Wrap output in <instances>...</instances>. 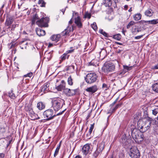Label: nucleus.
<instances>
[{"label":"nucleus","instance_id":"obj_4","mask_svg":"<svg viewBox=\"0 0 158 158\" xmlns=\"http://www.w3.org/2000/svg\"><path fill=\"white\" fill-rule=\"evenodd\" d=\"M25 110L27 112V114L29 115V118L31 120L40 118L37 114H35L33 111L31 106V104H26L25 106Z\"/></svg>","mask_w":158,"mask_h":158},{"label":"nucleus","instance_id":"obj_15","mask_svg":"<svg viewBox=\"0 0 158 158\" xmlns=\"http://www.w3.org/2000/svg\"><path fill=\"white\" fill-rule=\"evenodd\" d=\"M98 89L96 85H94L91 87L87 88L86 90L87 92L94 93L96 92Z\"/></svg>","mask_w":158,"mask_h":158},{"label":"nucleus","instance_id":"obj_33","mask_svg":"<svg viewBox=\"0 0 158 158\" xmlns=\"http://www.w3.org/2000/svg\"><path fill=\"white\" fill-rule=\"evenodd\" d=\"M73 80L72 79L71 77L70 76L68 79L67 82L68 84L70 85H73Z\"/></svg>","mask_w":158,"mask_h":158},{"label":"nucleus","instance_id":"obj_11","mask_svg":"<svg viewBox=\"0 0 158 158\" xmlns=\"http://www.w3.org/2000/svg\"><path fill=\"white\" fill-rule=\"evenodd\" d=\"M91 151L90 149V144H86L82 148V152L83 154L86 156L88 154L90 153Z\"/></svg>","mask_w":158,"mask_h":158},{"label":"nucleus","instance_id":"obj_3","mask_svg":"<svg viewBox=\"0 0 158 158\" xmlns=\"http://www.w3.org/2000/svg\"><path fill=\"white\" fill-rule=\"evenodd\" d=\"M52 107L55 111L60 110L65 104L64 100L60 98H52Z\"/></svg>","mask_w":158,"mask_h":158},{"label":"nucleus","instance_id":"obj_56","mask_svg":"<svg viewBox=\"0 0 158 158\" xmlns=\"http://www.w3.org/2000/svg\"><path fill=\"white\" fill-rule=\"evenodd\" d=\"M71 68H72L74 69V65H72L71 66H69L68 67V70L69 69H70Z\"/></svg>","mask_w":158,"mask_h":158},{"label":"nucleus","instance_id":"obj_41","mask_svg":"<svg viewBox=\"0 0 158 158\" xmlns=\"http://www.w3.org/2000/svg\"><path fill=\"white\" fill-rule=\"evenodd\" d=\"M158 113V108L152 110V113L154 115H156Z\"/></svg>","mask_w":158,"mask_h":158},{"label":"nucleus","instance_id":"obj_16","mask_svg":"<svg viewBox=\"0 0 158 158\" xmlns=\"http://www.w3.org/2000/svg\"><path fill=\"white\" fill-rule=\"evenodd\" d=\"M103 148V146H102V147L99 146L94 153V156L96 157H97L99 155L100 153L102 152Z\"/></svg>","mask_w":158,"mask_h":158},{"label":"nucleus","instance_id":"obj_36","mask_svg":"<svg viewBox=\"0 0 158 158\" xmlns=\"http://www.w3.org/2000/svg\"><path fill=\"white\" fill-rule=\"evenodd\" d=\"M123 67L125 71H127L131 70L133 67L132 66H128L127 65H123Z\"/></svg>","mask_w":158,"mask_h":158},{"label":"nucleus","instance_id":"obj_52","mask_svg":"<svg viewBox=\"0 0 158 158\" xmlns=\"http://www.w3.org/2000/svg\"><path fill=\"white\" fill-rule=\"evenodd\" d=\"M21 44H24L25 45H27V43L25 41H23L20 42Z\"/></svg>","mask_w":158,"mask_h":158},{"label":"nucleus","instance_id":"obj_7","mask_svg":"<svg viewBox=\"0 0 158 158\" xmlns=\"http://www.w3.org/2000/svg\"><path fill=\"white\" fill-rule=\"evenodd\" d=\"M128 153L131 158H139L140 157L139 151L136 147H132L131 148Z\"/></svg>","mask_w":158,"mask_h":158},{"label":"nucleus","instance_id":"obj_30","mask_svg":"<svg viewBox=\"0 0 158 158\" xmlns=\"http://www.w3.org/2000/svg\"><path fill=\"white\" fill-rule=\"evenodd\" d=\"M60 144L58 145L57 146V148H56V150L55 152L54 156V157H55L58 154V152L59 151V150L60 148Z\"/></svg>","mask_w":158,"mask_h":158},{"label":"nucleus","instance_id":"obj_13","mask_svg":"<svg viewBox=\"0 0 158 158\" xmlns=\"http://www.w3.org/2000/svg\"><path fill=\"white\" fill-rule=\"evenodd\" d=\"M66 83L64 80H62L61 81V83L59 85H56V89L58 91H61L64 89L65 87Z\"/></svg>","mask_w":158,"mask_h":158},{"label":"nucleus","instance_id":"obj_28","mask_svg":"<svg viewBox=\"0 0 158 158\" xmlns=\"http://www.w3.org/2000/svg\"><path fill=\"white\" fill-rule=\"evenodd\" d=\"M152 87L153 91L158 93V83H154Z\"/></svg>","mask_w":158,"mask_h":158},{"label":"nucleus","instance_id":"obj_50","mask_svg":"<svg viewBox=\"0 0 158 158\" xmlns=\"http://www.w3.org/2000/svg\"><path fill=\"white\" fill-rule=\"evenodd\" d=\"M94 123L92 124H91L90 127L89 129L93 131V129L94 127Z\"/></svg>","mask_w":158,"mask_h":158},{"label":"nucleus","instance_id":"obj_24","mask_svg":"<svg viewBox=\"0 0 158 158\" xmlns=\"http://www.w3.org/2000/svg\"><path fill=\"white\" fill-rule=\"evenodd\" d=\"M141 30L142 28L141 27L135 26V28H133L132 32L133 34H135L141 31Z\"/></svg>","mask_w":158,"mask_h":158},{"label":"nucleus","instance_id":"obj_59","mask_svg":"<svg viewBox=\"0 0 158 158\" xmlns=\"http://www.w3.org/2000/svg\"><path fill=\"white\" fill-rule=\"evenodd\" d=\"M64 110H63V111H62L61 112L59 113H58L57 114V115H60L61 114L63 113L64 112Z\"/></svg>","mask_w":158,"mask_h":158},{"label":"nucleus","instance_id":"obj_44","mask_svg":"<svg viewBox=\"0 0 158 158\" xmlns=\"http://www.w3.org/2000/svg\"><path fill=\"white\" fill-rule=\"evenodd\" d=\"M102 88L106 90L108 89V86L105 83H103L102 85Z\"/></svg>","mask_w":158,"mask_h":158},{"label":"nucleus","instance_id":"obj_64","mask_svg":"<svg viewBox=\"0 0 158 158\" xmlns=\"http://www.w3.org/2000/svg\"><path fill=\"white\" fill-rule=\"evenodd\" d=\"M20 48L21 49H23L24 48H26V46H25L24 47H22V46H20Z\"/></svg>","mask_w":158,"mask_h":158},{"label":"nucleus","instance_id":"obj_40","mask_svg":"<svg viewBox=\"0 0 158 158\" xmlns=\"http://www.w3.org/2000/svg\"><path fill=\"white\" fill-rule=\"evenodd\" d=\"M67 56V54L65 53H64L60 57V59H61V60L63 61V60H65Z\"/></svg>","mask_w":158,"mask_h":158},{"label":"nucleus","instance_id":"obj_48","mask_svg":"<svg viewBox=\"0 0 158 158\" xmlns=\"http://www.w3.org/2000/svg\"><path fill=\"white\" fill-rule=\"evenodd\" d=\"M5 156V154L3 153H0V158H4Z\"/></svg>","mask_w":158,"mask_h":158},{"label":"nucleus","instance_id":"obj_51","mask_svg":"<svg viewBox=\"0 0 158 158\" xmlns=\"http://www.w3.org/2000/svg\"><path fill=\"white\" fill-rule=\"evenodd\" d=\"M122 105V103H119V104H118L117 105H116V106H115V109H117L119 107H120Z\"/></svg>","mask_w":158,"mask_h":158},{"label":"nucleus","instance_id":"obj_2","mask_svg":"<svg viewBox=\"0 0 158 158\" xmlns=\"http://www.w3.org/2000/svg\"><path fill=\"white\" fill-rule=\"evenodd\" d=\"M131 135L136 142L140 143L144 139L143 132L136 128L133 129L131 131Z\"/></svg>","mask_w":158,"mask_h":158},{"label":"nucleus","instance_id":"obj_9","mask_svg":"<svg viewBox=\"0 0 158 158\" xmlns=\"http://www.w3.org/2000/svg\"><path fill=\"white\" fill-rule=\"evenodd\" d=\"M43 115L47 120L52 119L56 116L55 114H53V111L51 109H48L44 111Z\"/></svg>","mask_w":158,"mask_h":158},{"label":"nucleus","instance_id":"obj_38","mask_svg":"<svg viewBox=\"0 0 158 158\" xmlns=\"http://www.w3.org/2000/svg\"><path fill=\"white\" fill-rule=\"evenodd\" d=\"M45 58L47 57L48 60H49L52 57V54L51 53H48V54H45Z\"/></svg>","mask_w":158,"mask_h":158},{"label":"nucleus","instance_id":"obj_26","mask_svg":"<svg viewBox=\"0 0 158 158\" xmlns=\"http://www.w3.org/2000/svg\"><path fill=\"white\" fill-rule=\"evenodd\" d=\"M147 22L148 24L155 25L158 23V19L149 20Z\"/></svg>","mask_w":158,"mask_h":158},{"label":"nucleus","instance_id":"obj_46","mask_svg":"<svg viewBox=\"0 0 158 158\" xmlns=\"http://www.w3.org/2000/svg\"><path fill=\"white\" fill-rule=\"evenodd\" d=\"M144 35H140L137 36L135 37L134 38L135 39H139L142 38Z\"/></svg>","mask_w":158,"mask_h":158},{"label":"nucleus","instance_id":"obj_22","mask_svg":"<svg viewBox=\"0 0 158 158\" xmlns=\"http://www.w3.org/2000/svg\"><path fill=\"white\" fill-rule=\"evenodd\" d=\"M103 3L106 7H110L111 6L112 1L111 0H103Z\"/></svg>","mask_w":158,"mask_h":158},{"label":"nucleus","instance_id":"obj_35","mask_svg":"<svg viewBox=\"0 0 158 158\" xmlns=\"http://www.w3.org/2000/svg\"><path fill=\"white\" fill-rule=\"evenodd\" d=\"M135 24V23L133 21H130L127 26V28L129 29L133 25Z\"/></svg>","mask_w":158,"mask_h":158},{"label":"nucleus","instance_id":"obj_63","mask_svg":"<svg viewBox=\"0 0 158 158\" xmlns=\"http://www.w3.org/2000/svg\"><path fill=\"white\" fill-rule=\"evenodd\" d=\"M72 19H71L69 21V24H71L72 23Z\"/></svg>","mask_w":158,"mask_h":158},{"label":"nucleus","instance_id":"obj_37","mask_svg":"<svg viewBox=\"0 0 158 158\" xmlns=\"http://www.w3.org/2000/svg\"><path fill=\"white\" fill-rule=\"evenodd\" d=\"M91 14L87 12H85L84 18H88V19H90L91 18Z\"/></svg>","mask_w":158,"mask_h":158},{"label":"nucleus","instance_id":"obj_32","mask_svg":"<svg viewBox=\"0 0 158 158\" xmlns=\"http://www.w3.org/2000/svg\"><path fill=\"white\" fill-rule=\"evenodd\" d=\"M121 36L119 34L114 35L113 36V38L117 40H119L121 38Z\"/></svg>","mask_w":158,"mask_h":158},{"label":"nucleus","instance_id":"obj_49","mask_svg":"<svg viewBox=\"0 0 158 158\" xmlns=\"http://www.w3.org/2000/svg\"><path fill=\"white\" fill-rule=\"evenodd\" d=\"M9 96L11 98H14L15 97V96L14 95V94L13 93H10L9 94Z\"/></svg>","mask_w":158,"mask_h":158},{"label":"nucleus","instance_id":"obj_19","mask_svg":"<svg viewBox=\"0 0 158 158\" xmlns=\"http://www.w3.org/2000/svg\"><path fill=\"white\" fill-rule=\"evenodd\" d=\"M14 19L13 17H10L7 18L6 19L5 24L7 26L10 25L14 21Z\"/></svg>","mask_w":158,"mask_h":158},{"label":"nucleus","instance_id":"obj_34","mask_svg":"<svg viewBox=\"0 0 158 158\" xmlns=\"http://www.w3.org/2000/svg\"><path fill=\"white\" fill-rule=\"evenodd\" d=\"M146 122H149L150 123V124L153 123H155L156 122V121L155 120H153L152 118L150 117H148L147 118V120L145 121Z\"/></svg>","mask_w":158,"mask_h":158},{"label":"nucleus","instance_id":"obj_14","mask_svg":"<svg viewBox=\"0 0 158 158\" xmlns=\"http://www.w3.org/2000/svg\"><path fill=\"white\" fill-rule=\"evenodd\" d=\"M154 13V11L152 9L148 8L145 11L144 15L147 17H151L153 15Z\"/></svg>","mask_w":158,"mask_h":158},{"label":"nucleus","instance_id":"obj_12","mask_svg":"<svg viewBox=\"0 0 158 158\" xmlns=\"http://www.w3.org/2000/svg\"><path fill=\"white\" fill-rule=\"evenodd\" d=\"M77 89H70L65 88L64 89V92L65 94L69 96H73L76 94L77 92Z\"/></svg>","mask_w":158,"mask_h":158},{"label":"nucleus","instance_id":"obj_58","mask_svg":"<svg viewBox=\"0 0 158 158\" xmlns=\"http://www.w3.org/2000/svg\"><path fill=\"white\" fill-rule=\"evenodd\" d=\"M115 3L118 2L120 0H113Z\"/></svg>","mask_w":158,"mask_h":158},{"label":"nucleus","instance_id":"obj_53","mask_svg":"<svg viewBox=\"0 0 158 158\" xmlns=\"http://www.w3.org/2000/svg\"><path fill=\"white\" fill-rule=\"evenodd\" d=\"M74 49L70 50H68L66 51L67 53H72L73 52Z\"/></svg>","mask_w":158,"mask_h":158},{"label":"nucleus","instance_id":"obj_6","mask_svg":"<svg viewBox=\"0 0 158 158\" xmlns=\"http://www.w3.org/2000/svg\"><path fill=\"white\" fill-rule=\"evenodd\" d=\"M115 69V66L113 63H106L102 68V70L105 73L108 74L113 72Z\"/></svg>","mask_w":158,"mask_h":158},{"label":"nucleus","instance_id":"obj_55","mask_svg":"<svg viewBox=\"0 0 158 158\" xmlns=\"http://www.w3.org/2000/svg\"><path fill=\"white\" fill-rule=\"evenodd\" d=\"M68 2L71 3L72 2H74L75 1L73 0H68L67 1Z\"/></svg>","mask_w":158,"mask_h":158},{"label":"nucleus","instance_id":"obj_45","mask_svg":"<svg viewBox=\"0 0 158 158\" xmlns=\"http://www.w3.org/2000/svg\"><path fill=\"white\" fill-rule=\"evenodd\" d=\"M33 75V73L31 72H30V73H27V75L24 76L26 77H31Z\"/></svg>","mask_w":158,"mask_h":158},{"label":"nucleus","instance_id":"obj_8","mask_svg":"<svg viewBox=\"0 0 158 158\" xmlns=\"http://www.w3.org/2000/svg\"><path fill=\"white\" fill-rule=\"evenodd\" d=\"M97 78V76L95 73H90L86 75L85 80L87 83L91 84L95 82Z\"/></svg>","mask_w":158,"mask_h":158},{"label":"nucleus","instance_id":"obj_61","mask_svg":"<svg viewBox=\"0 0 158 158\" xmlns=\"http://www.w3.org/2000/svg\"><path fill=\"white\" fill-rule=\"evenodd\" d=\"M75 158H82L81 156L80 155H77L76 156Z\"/></svg>","mask_w":158,"mask_h":158},{"label":"nucleus","instance_id":"obj_42","mask_svg":"<svg viewBox=\"0 0 158 158\" xmlns=\"http://www.w3.org/2000/svg\"><path fill=\"white\" fill-rule=\"evenodd\" d=\"M92 27L94 30L97 29V27L96 23H93L92 24H91Z\"/></svg>","mask_w":158,"mask_h":158},{"label":"nucleus","instance_id":"obj_62","mask_svg":"<svg viewBox=\"0 0 158 158\" xmlns=\"http://www.w3.org/2000/svg\"><path fill=\"white\" fill-rule=\"evenodd\" d=\"M128 6L127 5H125L124 6V8L125 10H127V9Z\"/></svg>","mask_w":158,"mask_h":158},{"label":"nucleus","instance_id":"obj_1","mask_svg":"<svg viewBox=\"0 0 158 158\" xmlns=\"http://www.w3.org/2000/svg\"><path fill=\"white\" fill-rule=\"evenodd\" d=\"M49 18L48 17L43 18L40 19L38 17L37 14H35L33 17L32 22H36V24L39 27H47L48 26V23Z\"/></svg>","mask_w":158,"mask_h":158},{"label":"nucleus","instance_id":"obj_25","mask_svg":"<svg viewBox=\"0 0 158 158\" xmlns=\"http://www.w3.org/2000/svg\"><path fill=\"white\" fill-rule=\"evenodd\" d=\"M118 98H117V99L114 101V102L112 104L110 105V106L111 107L112 106H113L117 102ZM117 109H115V107H113L112 108L111 107L110 108V109L109 110L108 113H111L113 112H114Z\"/></svg>","mask_w":158,"mask_h":158},{"label":"nucleus","instance_id":"obj_20","mask_svg":"<svg viewBox=\"0 0 158 158\" xmlns=\"http://www.w3.org/2000/svg\"><path fill=\"white\" fill-rule=\"evenodd\" d=\"M71 27H68L67 28L65 29L61 33V35L63 36H67L69 35V33L70 31Z\"/></svg>","mask_w":158,"mask_h":158},{"label":"nucleus","instance_id":"obj_29","mask_svg":"<svg viewBox=\"0 0 158 158\" xmlns=\"http://www.w3.org/2000/svg\"><path fill=\"white\" fill-rule=\"evenodd\" d=\"M6 127L4 125H1L0 126V133H3L6 132Z\"/></svg>","mask_w":158,"mask_h":158},{"label":"nucleus","instance_id":"obj_18","mask_svg":"<svg viewBox=\"0 0 158 158\" xmlns=\"http://www.w3.org/2000/svg\"><path fill=\"white\" fill-rule=\"evenodd\" d=\"M49 86V83H45L42 87L41 91V92L45 93L47 92L48 89V87Z\"/></svg>","mask_w":158,"mask_h":158},{"label":"nucleus","instance_id":"obj_10","mask_svg":"<svg viewBox=\"0 0 158 158\" xmlns=\"http://www.w3.org/2000/svg\"><path fill=\"white\" fill-rule=\"evenodd\" d=\"M78 13L75 11H73V16H74V15H77V17L75 18L74 19V22L77 26L79 28L82 27V24L81 21V19L79 16H78Z\"/></svg>","mask_w":158,"mask_h":158},{"label":"nucleus","instance_id":"obj_17","mask_svg":"<svg viewBox=\"0 0 158 158\" xmlns=\"http://www.w3.org/2000/svg\"><path fill=\"white\" fill-rule=\"evenodd\" d=\"M37 34L39 36L44 35L45 34V31L40 28H37L35 29Z\"/></svg>","mask_w":158,"mask_h":158},{"label":"nucleus","instance_id":"obj_39","mask_svg":"<svg viewBox=\"0 0 158 158\" xmlns=\"http://www.w3.org/2000/svg\"><path fill=\"white\" fill-rule=\"evenodd\" d=\"M100 33L102 34L104 36L106 37H108V34L106 33L105 31H104L102 29H100L99 30Z\"/></svg>","mask_w":158,"mask_h":158},{"label":"nucleus","instance_id":"obj_47","mask_svg":"<svg viewBox=\"0 0 158 158\" xmlns=\"http://www.w3.org/2000/svg\"><path fill=\"white\" fill-rule=\"evenodd\" d=\"M148 21L141 20L140 22L143 24H144L145 25H147L148 24V23L147 22Z\"/></svg>","mask_w":158,"mask_h":158},{"label":"nucleus","instance_id":"obj_60","mask_svg":"<svg viewBox=\"0 0 158 158\" xmlns=\"http://www.w3.org/2000/svg\"><path fill=\"white\" fill-rule=\"evenodd\" d=\"M92 131V130H90L89 129V133H88V135H90L91 134V133Z\"/></svg>","mask_w":158,"mask_h":158},{"label":"nucleus","instance_id":"obj_43","mask_svg":"<svg viewBox=\"0 0 158 158\" xmlns=\"http://www.w3.org/2000/svg\"><path fill=\"white\" fill-rule=\"evenodd\" d=\"M12 141V139H10L8 142L6 146V148L7 149L8 147H9V148H10L11 147V146L10 145V144L11 143Z\"/></svg>","mask_w":158,"mask_h":158},{"label":"nucleus","instance_id":"obj_57","mask_svg":"<svg viewBox=\"0 0 158 158\" xmlns=\"http://www.w3.org/2000/svg\"><path fill=\"white\" fill-rule=\"evenodd\" d=\"M122 51V50H121L120 49L117 50V51H116L117 53H120Z\"/></svg>","mask_w":158,"mask_h":158},{"label":"nucleus","instance_id":"obj_21","mask_svg":"<svg viewBox=\"0 0 158 158\" xmlns=\"http://www.w3.org/2000/svg\"><path fill=\"white\" fill-rule=\"evenodd\" d=\"M60 37V35L59 34L53 35L51 37V39L52 41L57 42L59 40Z\"/></svg>","mask_w":158,"mask_h":158},{"label":"nucleus","instance_id":"obj_31","mask_svg":"<svg viewBox=\"0 0 158 158\" xmlns=\"http://www.w3.org/2000/svg\"><path fill=\"white\" fill-rule=\"evenodd\" d=\"M38 4L40 5L41 7H45L46 3L44 0H39L38 2Z\"/></svg>","mask_w":158,"mask_h":158},{"label":"nucleus","instance_id":"obj_23","mask_svg":"<svg viewBox=\"0 0 158 158\" xmlns=\"http://www.w3.org/2000/svg\"><path fill=\"white\" fill-rule=\"evenodd\" d=\"M37 107L39 110H41L44 109L45 105L43 102H40L38 103Z\"/></svg>","mask_w":158,"mask_h":158},{"label":"nucleus","instance_id":"obj_27","mask_svg":"<svg viewBox=\"0 0 158 158\" xmlns=\"http://www.w3.org/2000/svg\"><path fill=\"white\" fill-rule=\"evenodd\" d=\"M142 15L140 13H137L133 16L134 19L135 20L137 21L141 19Z\"/></svg>","mask_w":158,"mask_h":158},{"label":"nucleus","instance_id":"obj_5","mask_svg":"<svg viewBox=\"0 0 158 158\" xmlns=\"http://www.w3.org/2000/svg\"><path fill=\"white\" fill-rule=\"evenodd\" d=\"M137 128L141 132H145L152 127L150 123L149 122H143L142 120L139 121L137 123Z\"/></svg>","mask_w":158,"mask_h":158},{"label":"nucleus","instance_id":"obj_54","mask_svg":"<svg viewBox=\"0 0 158 158\" xmlns=\"http://www.w3.org/2000/svg\"><path fill=\"white\" fill-rule=\"evenodd\" d=\"M153 69H158V64H157L156 65L154 66H153Z\"/></svg>","mask_w":158,"mask_h":158}]
</instances>
